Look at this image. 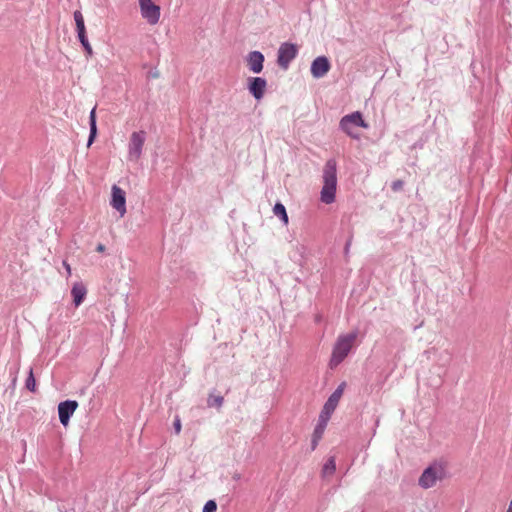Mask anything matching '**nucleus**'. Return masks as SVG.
<instances>
[{
    "label": "nucleus",
    "mask_w": 512,
    "mask_h": 512,
    "mask_svg": "<svg viewBox=\"0 0 512 512\" xmlns=\"http://www.w3.org/2000/svg\"><path fill=\"white\" fill-rule=\"evenodd\" d=\"M345 386H346V383L342 382L336 388V390L329 396V398L325 402L323 409H322L323 411L330 413V414H332L334 412V410L336 409V407L339 403L340 398L343 395Z\"/></svg>",
    "instance_id": "ddd939ff"
},
{
    "label": "nucleus",
    "mask_w": 512,
    "mask_h": 512,
    "mask_svg": "<svg viewBox=\"0 0 512 512\" xmlns=\"http://www.w3.org/2000/svg\"><path fill=\"white\" fill-rule=\"evenodd\" d=\"M336 470V460L334 456H330L322 468V477H328L334 474Z\"/></svg>",
    "instance_id": "6ab92c4d"
},
{
    "label": "nucleus",
    "mask_w": 512,
    "mask_h": 512,
    "mask_svg": "<svg viewBox=\"0 0 512 512\" xmlns=\"http://www.w3.org/2000/svg\"><path fill=\"white\" fill-rule=\"evenodd\" d=\"M87 294V289L85 285L81 282L74 283L72 289H71V295L73 297V303L76 307L81 305V303L84 301Z\"/></svg>",
    "instance_id": "4468645a"
},
{
    "label": "nucleus",
    "mask_w": 512,
    "mask_h": 512,
    "mask_svg": "<svg viewBox=\"0 0 512 512\" xmlns=\"http://www.w3.org/2000/svg\"><path fill=\"white\" fill-rule=\"evenodd\" d=\"M337 187V162L335 159L326 161L323 169V187L321 190V201L331 204L335 200Z\"/></svg>",
    "instance_id": "f257e3e1"
},
{
    "label": "nucleus",
    "mask_w": 512,
    "mask_h": 512,
    "mask_svg": "<svg viewBox=\"0 0 512 512\" xmlns=\"http://www.w3.org/2000/svg\"><path fill=\"white\" fill-rule=\"evenodd\" d=\"M298 48L293 43H282L278 49L277 63L278 65L286 70L288 69L290 62L296 58Z\"/></svg>",
    "instance_id": "423d86ee"
},
{
    "label": "nucleus",
    "mask_w": 512,
    "mask_h": 512,
    "mask_svg": "<svg viewBox=\"0 0 512 512\" xmlns=\"http://www.w3.org/2000/svg\"><path fill=\"white\" fill-rule=\"evenodd\" d=\"M264 60V55L260 51H251L246 58L248 68L255 74L263 70Z\"/></svg>",
    "instance_id": "f8f14e48"
},
{
    "label": "nucleus",
    "mask_w": 512,
    "mask_h": 512,
    "mask_svg": "<svg viewBox=\"0 0 512 512\" xmlns=\"http://www.w3.org/2000/svg\"><path fill=\"white\" fill-rule=\"evenodd\" d=\"M332 414L327 413L325 411H321L318 419V423L314 429L315 434H317V437H322L324 434V431L326 429L327 423L330 419Z\"/></svg>",
    "instance_id": "2eb2a0df"
},
{
    "label": "nucleus",
    "mask_w": 512,
    "mask_h": 512,
    "mask_svg": "<svg viewBox=\"0 0 512 512\" xmlns=\"http://www.w3.org/2000/svg\"><path fill=\"white\" fill-rule=\"evenodd\" d=\"M446 475L442 464L434 463L427 467L419 478V485L425 489L433 487L438 480H442Z\"/></svg>",
    "instance_id": "7ed1b4c3"
},
{
    "label": "nucleus",
    "mask_w": 512,
    "mask_h": 512,
    "mask_svg": "<svg viewBox=\"0 0 512 512\" xmlns=\"http://www.w3.org/2000/svg\"><path fill=\"white\" fill-rule=\"evenodd\" d=\"M247 81L250 94L256 100H261L265 94L267 81L262 77H249Z\"/></svg>",
    "instance_id": "9d476101"
},
{
    "label": "nucleus",
    "mask_w": 512,
    "mask_h": 512,
    "mask_svg": "<svg viewBox=\"0 0 512 512\" xmlns=\"http://www.w3.org/2000/svg\"><path fill=\"white\" fill-rule=\"evenodd\" d=\"M106 247L104 244L102 243H99L97 246H96V251L99 252V253H103L105 251Z\"/></svg>",
    "instance_id": "bb28decb"
},
{
    "label": "nucleus",
    "mask_w": 512,
    "mask_h": 512,
    "mask_svg": "<svg viewBox=\"0 0 512 512\" xmlns=\"http://www.w3.org/2000/svg\"><path fill=\"white\" fill-rule=\"evenodd\" d=\"M89 125H90V133H89L87 146H90L93 143V141L97 135L96 109L95 108H93L90 112Z\"/></svg>",
    "instance_id": "f3484780"
},
{
    "label": "nucleus",
    "mask_w": 512,
    "mask_h": 512,
    "mask_svg": "<svg viewBox=\"0 0 512 512\" xmlns=\"http://www.w3.org/2000/svg\"><path fill=\"white\" fill-rule=\"evenodd\" d=\"M273 213L275 216L279 217L285 225L288 224V221H289L288 215L286 212V208L282 203L277 202L274 205Z\"/></svg>",
    "instance_id": "aec40b11"
},
{
    "label": "nucleus",
    "mask_w": 512,
    "mask_h": 512,
    "mask_svg": "<svg viewBox=\"0 0 512 512\" xmlns=\"http://www.w3.org/2000/svg\"><path fill=\"white\" fill-rule=\"evenodd\" d=\"M25 387L31 391V392H35L36 391V381H35V378H34V375H33V370L32 368H30L29 370V375L25 381Z\"/></svg>",
    "instance_id": "412c9836"
},
{
    "label": "nucleus",
    "mask_w": 512,
    "mask_h": 512,
    "mask_svg": "<svg viewBox=\"0 0 512 512\" xmlns=\"http://www.w3.org/2000/svg\"><path fill=\"white\" fill-rule=\"evenodd\" d=\"M217 510V503L215 500H208L204 507L202 512H216Z\"/></svg>",
    "instance_id": "4be33fe9"
},
{
    "label": "nucleus",
    "mask_w": 512,
    "mask_h": 512,
    "mask_svg": "<svg viewBox=\"0 0 512 512\" xmlns=\"http://www.w3.org/2000/svg\"><path fill=\"white\" fill-rule=\"evenodd\" d=\"M506 512H512V510L508 509Z\"/></svg>",
    "instance_id": "7c9ffc66"
},
{
    "label": "nucleus",
    "mask_w": 512,
    "mask_h": 512,
    "mask_svg": "<svg viewBox=\"0 0 512 512\" xmlns=\"http://www.w3.org/2000/svg\"><path fill=\"white\" fill-rule=\"evenodd\" d=\"M146 134L144 131L133 132L128 146V158L137 161L142 155V149L145 143Z\"/></svg>",
    "instance_id": "39448f33"
},
{
    "label": "nucleus",
    "mask_w": 512,
    "mask_h": 512,
    "mask_svg": "<svg viewBox=\"0 0 512 512\" xmlns=\"http://www.w3.org/2000/svg\"><path fill=\"white\" fill-rule=\"evenodd\" d=\"M353 127H368L362 118V114L358 111L344 116L340 121V128L351 137H355L352 131Z\"/></svg>",
    "instance_id": "0eeeda50"
},
{
    "label": "nucleus",
    "mask_w": 512,
    "mask_h": 512,
    "mask_svg": "<svg viewBox=\"0 0 512 512\" xmlns=\"http://www.w3.org/2000/svg\"><path fill=\"white\" fill-rule=\"evenodd\" d=\"M321 438L322 437H317V434H315V432H313L312 441H311L312 450H314L317 447L318 442Z\"/></svg>",
    "instance_id": "a878e982"
},
{
    "label": "nucleus",
    "mask_w": 512,
    "mask_h": 512,
    "mask_svg": "<svg viewBox=\"0 0 512 512\" xmlns=\"http://www.w3.org/2000/svg\"><path fill=\"white\" fill-rule=\"evenodd\" d=\"M111 206L117 210L121 216L126 213V197L125 192L117 185L112 186Z\"/></svg>",
    "instance_id": "9b49d317"
},
{
    "label": "nucleus",
    "mask_w": 512,
    "mask_h": 512,
    "mask_svg": "<svg viewBox=\"0 0 512 512\" xmlns=\"http://www.w3.org/2000/svg\"><path fill=\"white\" fill-rule=\"evenodd\" d=\"M80 43L82 44L84 50L86 51V53L91 56L93 54V50H92V47L88 41V38L87 37H84V38H80L79 39Z\"/></svg>",
    "instance_id": "5701e85b"
},
{
    "label": "nucleus",
    "mask_w": 512,
    "mask_h": 512,
    "mask_svg": "<svg viewBox=\"0 0 512 512\" xmlns=\"http://www.w3.org/2000/svg\"><path fill=\"white\" fill-rule=\"evenodd\" d=\"M63 266L65 267L68 275L70 276L71 275V267H70V265L66 261H63Z\"/></svg>",
    "instance_id": "cd10ccee"
},
{
    "label": "nucleus",
    "mask_w": 512,
    "mask_h": 512,
    "mask_svg": "<svg viewBox=\"0 0 512 512\" xmlns=\"http://www.w3.org/2000/svg\"><path fill=\"white\" fill-rule=\"evenodd\" d=\"M141 16L150 24L155 25L159 22L161 9L160 6L152 0H138Z\"/></svg>",
    "instance_id": "20e7f679"
},
{
    "label": "nucleus",
    "mask_w": 512,
    "mask_h": 512,
    "mask_svg": "<svg viewBox=\"0 0 512 512\" xmlns=\"http://www.w3.org/2000/svg\"><path fill=\"white\" fill-rule=\"evenodd\" d=\"M331 65L326 56H318L311 63V74L314 78L324 77L330 70Z\"/></svg>",
    "instance_id": "1a4fd4ad"
},
{
    "label": "nucleus",
    "mask_w": 512,
    "mask_h": 512,
    "mask_svg": "<svg viewBox=\"0 0 512 512\" xmlns=\"http://www.w3.org/2000/svg\"><path fill=\"white\" fill-rule=\"evenodd\" d=\"M403 186H404V182L402 180H395L391 184V189L394 192H398L403 188Z\"/></svg>",
    "instance_id": "b1692460"
},
{
    "label": "nucleus",
    "mask_w": 512,
    "mask_h": 512,
    "mask_svg": "<svg viewBox=\"0 0 512 512\" xmlns=\"http://www.w3.org/2000/svg\"><path fill=\"white\" fill-rule=\"evenodd\" d=\"M223 403H224V398L223 396L219 395V394H214L213 392H211L209 395H208V398H207V406L209 408H217L218 410L221 409V407L223 406Z\"/></svg>",
    "instance_id": "a211bd4d"
},
{
    "label": "nucleus",
    "mask_w": 512,
    "mask_h": 512,
    "mask_svg": "<svg viewBox=\"0 0 512 512\" xmlns=\"http://www.w3.org/2000/svg\"><path fill=\"white\" fill-rule=\"evenodd\" d=\"M357 338V332H351L345 335H340L334 345L330 366H338L351 351L354 342Z\"/></svg>",
    "instance_id": "f03ea898"
},
{
    "label": "nucleus",
    "mask_w": 512,
    "mask_h": 512,
    "mask_svg": "<svg viewBox=\"0 0 512 512\" xmlns=\"http://www.w3.org/2000/svg\"><path fill=\"white\" fill-rule=\"evenodd\" d=\"M78 407V403L75 400H66L60 402L58 405V415L60 423L63 426H67L70 420V417L73 415L75 410Z\"/></svg>",
    "instance_id": "6e6552de"
},
{
    "label": "nucleus",
    "mask_w": 512,
    "mask_h": 512,
    "mask_svg": "<svg viewBox=\"0 0 512 512\" xmlns=\"http://www.w3.org/2000/svg\"><path fill=\"white\" fill-rule=\"evenodd\" d=\"M73 17H74L75 24H76L78 39L87 37L85 23H84V17L82 15L81 11L76 10L73 14Z\"/></svg>",
    "instance_id": "dca6fc26"
},
{
    "label": "nucleus",
    "mask_w": 512,
    "mask_h": 512,
    "mask_svg": "<svg viewBox=\"0 0 512 512\" xmlns=\"http://www.w3.org/2000/svg\"><path fill=\"white\" fill-rule=\"evenodd\" d=\"M508 509L512 510V498H511V501H510V503H509V507H508Z\"/></svg>",
    "instance_id": "c756f323"
},
{
    "label": "nucleus",
    "mask_w": 512,
    "mask_h": 512,
    "mask_svg": "<svg viewBox=\"0 0 512 512\" xmlns=\"http://www.w3.org/2000/svg\"><path fill=\"white\" fill-rule=\"evenodd\" d=\"M173 427H174L175 433L179 434L181 431V420L178 416L174 420Z\"/></svg>",
    "instance_id": "393cba45"
},
{
    "label": "nucleus",
    "mask_w": 512,
    "mask_h": 512,
    "mask_svg": "<svg viewBox=\"0 0 512 512\" xmlns=\"http://www.w3.org/2000/svg\"><path fill=\"white\" fill-rule=\"evenodd\" d=\"M351 245V239H349L347 242H346V245H345V254H347L349 252V247Z\"/></svg>",
    "instance_id": "c85d7f7f"
}]
</instances>
